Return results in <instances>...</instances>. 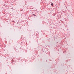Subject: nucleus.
Listing matches in <instances>:
<instances>
[{"label": "nucleus", "instance_id": "f257e3e1", "mask_svg": "<svg viewBox=\"0 0 74 74\" xmlns=\"http://www.w3.org/2000/svg\"><path fill=\"white\" fill-rule=\"evenodd\" d=\"M51 5H52V6H53V3H51Z\"/></svg>", "mask_w": 74, "mask_h": 74}, {"label": "nucleus", "instance_id": "f03ea898", "mask_svg": "<svg viewBox=\"0 0 74 74\" xmlns=\"http://www.w3.org/2000/svg\"><path fill=\"white\" fill-rule=\"evenodd\" d=\"M14 22V21H13V22Z\"/></svg>", "mask_w": 74, "mask_h": 74}, {"label": "nucleus", "instance_id": "7ed1b4c3", "mask_svg": "<svg viewBox=\"0 0 74 74\" xmlns=\"http://www.w3.org/2000/svg\"><path fill=\"white\" fill-rule=\"evenodd\" d=\"M33 15H34V14H33Z\"/></svg>", "mask_w": 74, "mask_h": 74}]
</instances>
